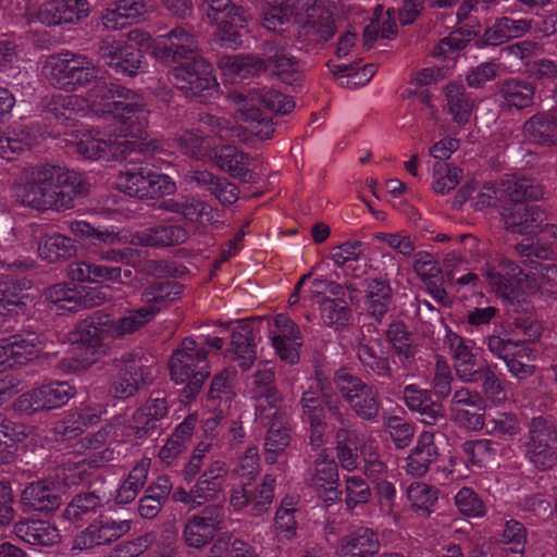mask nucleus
I'll return each mask as SVG.
<instances>
[{
	"mask_svg": "<svg viewBox=\"0 0 557 557\" xmlns=\"http://www.w3.org/2000/svg\"><path fill=\"white\" fill-rule=\"evenodd\" d=\"M28 436V428L0 414V465L14 460L17 444Z\"/></svg>",
	"mask_w": 557,
	"mask_h": 557,
	"instance_id": "obj_55",
	"label": "nucleus"
},
{
	"mask_svg": "<svg viewBox=\"0 0 557 557\" xmlns=\"http://www.w3.org/2000/svg\"><path fill=\"white\" fill-rule=\"evenodd\" d=\"M3 341L14 366L32 360L44 348L41 335L30 327H23L16 333L3 337Z\"/></svg>",
	"mask_w": 557,
	"mask_h": 557,
	"instance_id": "obj_44",
	"label": "nucleus"
},
{
	"mask_svg": "<svg viewBox=\"0 0 557 557\" xmlns=\"http://www.w3.org/2000/svg\"><path fill=\"white\" fill-rule=\"evenodd\" d=\"M527 274L508 260H500L487 268L486 281L491 288L507 307L515 332L523 339H512L507 335L487 336L488 350L502 359L508 372L517 380H525L534 372V366L522 359L531 360L533 350L528 343L536 342L543 332L542 323L525 292Z\"/></svg>",
	"mask_w": 557,
	"mask_h": 557,
	"instance_id": "obj_2",
	"label": "nucleus"
},
{
	"mask_svg": "<svg viewBox=\"0 0 557 557\" xmlns=\"http://www.w3.org/2000/svg\"><path fill=\"white\" fill-rule=\"evenodd\" d=\"M99 54L110 69L122 76L134 77L146 65L143 50L123 40L103 41Z\"/></svg>",
	"mask_w": 557,
	"mask_h": 557,
	"instance_id": "obj_27",
	"label": "nucleus"
},
{
	"mask_svg": "<svg viewBox=\"0 0 557 557\" xmlns=\"http://www.w3.org/2000/svg\"><path fill=\"white\" fill-rule=\"evenodd\" d=\"M292 13L302 23L299 29V39L307 46L315 47L329 41L336 32L332 11L318 0H282L280 4L269 5L262 14V26L276 32L277 28L289 22Z\"/></svg>",
	"mask_w": 557,
	"mask_h": 557,
	"instance_id": "obj_6",
	"label": "nucleus"
},
{
	"mask_svg": "<svg viewBox=\"0 0 557 557\" xmlns=\"http://www.w3.org/2000/svg\"><path fill=\"white\" fill-rule=\"evenodd\" d=\"M147 12V0H116L104 11L101 20L108 29H122L137 23Z\"/></svg>",
	"mask_w": 557,
	"mask_h": 557,
	"instance_id": "obj_43",
	"label": "nucleus"
},
{
	"mask_svg": "<svg viewBox=\"0 0 557 557\" xmlns=\"http://www.w3.org/2000/svg\"><path fill=\"white\" fill-rule=\"evenodd\" d=\"M61 486L50 480L29 483L21 495L24 511H53L61 505Z\"/></svg>",
	"mask_w": 557,
	"mask_h": 557,
	"instance_id": "obj_36",
	"label": "nucleus"
},
{
	"mask_svg": "<svg viewBox=\"0 0 557 557\" xmlns=\"http://www.w3.org/2000/svg\"><path fill=\"white\" fill-rule=\"evenodd\" d=\"M106 502L95 492L76 494L66 505L62 517L76 528L94 521L103 515Z\"/></svg>",
	"mask_w": 557,
	"mask_h": 557,
	"instance_id": "obj_39",
	"label": "nucleus"
},
{
	"mask_svg": "<svg viewBox=\"0 0 557 557\" xmlns=\"http://www.w3.org/2000/svg\"><path fill=\"white\" fill-rule=\"evenodd\" d=\"M188 237L189 232L185 225L178 221L169 220L137 232L134 242L139 246L162 248L181 245Z\"/></svg>",
	"mask_w": 557,
	"mask_h": 557,
	"instance_id": "obj_37",
	"label": "nucleus"
},
{
	"mask_svg": "<svg viewBox=\"0 0 557 557\" xmlns=\"http://www.w3.org/2000/svg\"><path fill=\"white\" fill-rule=\"evenodd\" d=\"M523 133L532 143L557 145V104L548 112L531 116L523 125Z\"/></svg>",
	"mask_w": 557,
	"mask_h": 557,
	"instance_id": "obj_48",
	"label": "nucleus"
},
{
	"mask_svg": "<svg viewBox=\"0 0 557 557\" xmlns=\"http://www.w3.org/2000/svg\"><path fill=\"white\" fill-rule=\"evenodd\" d=\"M380 548L379 534L371 528L360 527L344 537L338 557H374Z\"/></svg>",
	"mask_w": 557,
	"mask_h": 557,
	"instance_id": "obj_45",
	"label": "nucleus"
},
{
	"mask_svg": "<svg viewBox=\"0 0 557 557\" xmlns=\"http://www.w3.org/2000/svg\"><path fill=\"white\" fill-rule=\"evenodd\" d=\"M120 270L108 264L89 261H75L67 267L70 283H58L46 292V299L57 311H76L100 305L106 294L85 283H101L106 278H116Z\"/></svg>",
	"mask_w": 557,
	"mask_h": 557,
	"instance_id": "obj_5",
	"label": "nucleus"
},
{
	"mask_svg": "<svg viewBox=\"0 0 557 557\" xmlns=\"http://www.w3.org/2000/svg\"><path fill=\"white\" fill-rule=\"evenodd\" d=\"M259 453L256 446L248 447L239 457L233 472L239 485L232 490L230 507L235 512H247L252 517L265 513L273 502L276 480L272 474H265L261 482L251 485L259 474Z\"/></svg>",
	"mask_w": 557,
	"mask_h": 557,
	"instance_id": "obj_9",
	"label": "nucleus"
},
{
	"mask_svg": "<svg viewBox=\"0 0 557 557\" xmlns=\"http://www.w3.org/2000/svg\"><path fill=\"white\" fill-rule=\"evenodd\" d=\"M269 337L281 361L289 366L299 362L302 335L299 326L287 314L275 315L269 327Z\"/></svg>",
	"mask_w": 557,
	"mask_h": 557,
	"instance_id": "obj_26",
	"label": "nucleus"
},
{
	"mask_svg": "<svg viewBox=\"0 0 557 557\" xmlns=\"http://www.w3.org/2000/svg\"><path fill=\"white\" fill-rule=\"evenodd\" d=\"M114 374L111 376L110 395L115 399L134 396L145 383L141 359L134 354H125L114 361Z\"/></svg>",
	"mask_w": 557,
	"mask_h": 557,
	"instance_id": "obj_29",
	"label": "nucleus"
},
{
	"mask_svg": "<svg viewBox=\"0 0 557 557\" xmlns=\"http://www.w3.org/2000/svg\"><path fill=\"white\" fill-rule=\"evenodd\" d=\"M108 322H110L109 315L96 313L77 325L75 341L81 344L87 355L82 361V367L91 366L99 356L106 352L108 347L106 338L110 336V333L106 330L109 329Z\"/></svg>",
	"mask_w": 557,
	"mask_h": 557,
	"instance_id": "obj_31",
	"label": "nucleus"
},
{
	"mask_svg": "<svg viewBox=\"0 0 557 557\" xmlns=\"http://www.w3.org/2000/svg\"><path fill=\"white\" fill-rule=\"evenodd\" d=\"M225 528V509L222 505H207L187 518L183 540L188 547L201 549L210 544L218 532Z\"/></svg>",
	"mask_w": 557,
	"mask_h": 557,
	"instance_id": "obj_22",
	"label": "nucleus"
},
{
	"mask_svg": "<svg viewBox=\"0 0 557 557\" xmlns=\"http://www.w3.org/2000/svg\"><path fill=\"white\" fill-rule=\"evenodd\" d=\"M107 412L101 404H82L52 422L50 432L57 442H66L81 436L86 429L100 422Z\"/></svg>",
	"mask_w": 557,
	"mask_h": 557,
	"instance_id": "obj_24",
	"label": "nucleus"
},
{
	"mask_svg": "<svg viewBox=\"0 0 557 557\" xmlns=\"http://www.w3.org/2000/svg\"><path fill=\"white\" fill-rule=\"evenodd\" d=\"M177 143L183 153L195 159L210 156L213 149L212 137L205 135L199 128L183 131L177 137Z\"/></svg>",
	"mask_w": 557,
	"mask_h": 557,
	"instance_id": "obj_63",
	"label": "nucleus"
},
{
	"mask_svg": "<svg viewBox=\"0 0 557 557\" xmlns=\"http://www.w3.org/2000/svg\"><path fill=\"white\" fill-rule=\"evenodd\" d=\"M297 408L302 424L308 429L311 449H321L326 443L327 413L334 419L336 412L344 409L341 397L317 380L302 392Z\"/></svg>",
	"mask_w": 557,
	"mask_h": 557,
	"instance_id": "obj_11",
	"label": "nucleus"
},
{
	"mask_svg": "<svg viewBox=\"0 0 557 557\" xmlns=\"http://www.w3.org/2000/svg\"><path fill=\"white\" fill-rule=\"evenodd\" d=\"M448 341L455 359L457 374L461 379L469 381V379H471L478 370L474 369L475 357L472 352L471 346L465 338L456 333L448 335Z\"/></svg>",
	"mask_w": 557,
	"mask_h": 557,
	"instance_id": "obj_61",
	"label": "nucleus"
},
{
	"mask_svg": "<svg viewBox=\"0 0 557 557\" xmlns=\"http://www.w3.org/2000/svg\"><path fill=\"white\" fill-rule=\"evenodd\" d=\"M298 500L295 496L286 495L282 498L274 516V532L280 542L290 541L297 534V511Z\"/></svg>",
	"mask_w": 557,
	"mask_h": 557,
	"instance_id": "obj_59",
	"label": "nucleus"
},
{
	"mask_svg": "<svg viewBox=\"0 0 557 557\" xmlns=\"http://www.w3.org/2000/svg\"><path fill=\"white\" fill-rule=\"evenodd\" d=\"M507 191L509 200L502 207L506 228L518 234L539 232L547 221V213L541 205L529 202L528 199H536L541 191L524 178L508 185Z\"/></svg>",
	"mask_w": 557,
	"mask_h": 557,
	"instance_id": "obj_12",
	"label": "nucleus"
},
{
	"mask_svg": "<svg viewBox=\"0 0 557 557\" xmlns=\"http://www.w3.org/2000/svg\"><path fill=\"white\" fill-rule=\"evenodd\" d=\"M220 67L232 82L246 79L262 72V57L252 54L223 57L220 60Z\"/></svg>",
	"mask_w": 557,
	"mask_h": 557,
	"instance_id": "obj_57",
	"label": "nucleus"
},
{
	"mask_svg": "<svg viewBox=\"0 0 557 557\" xmlns=\"http://www.w3.org/2000/svg\"><path fill=\"white\" fill-rule=\"evenodd\" d=\"M393 301V289L389 283L380 278L364 280L363 314L373 320L364 324L368 333L376 332L377 324H381L389 311Z\"/></svg>",
	"mask_w": 557,
	"mask_h": 557,
	"instance_id": "obj_32",
	"label": "nucleus"
},
{
	"mask_svg": "<svg viewBox=\"0 0 557 557\" xmlns=\"http://www.w3.org/2000/svg\"><path fill=\"white\" fill-rule=\"evenodd\" d=\"M376 336L363 335L357 346V357L363 370L379 379L393 380L395 371L392 367L389 347L383 341L380 331Z\"/></svg>",
	"mask_w": 557,
	"mask_h": 557,
	"instance_id": "obj_30",
	"label": "nucleus"
},
{
	"mask_svg": "<svg viewBox=\"0 0 557 557\" xmlns=\"http://www.w3.org/2000/svg\"><path fill=\"white\" fill-rule=\"evenodd\" d=\"M152 52L163 63L173 64L175 85L185 90L187 97L202 102L218 91L213 67L199 55L191 28L177 26L158 36L153 40Z\"/></svg>",
	"mask_w": 557,
	"mask_h": 557,
	"instance_id": "obj_3",
	"label": "nucleus"
},
{
	"mask_svg": "<svg viewBox=\"0 0 557 557\" xmlns=\"http://www.w3.org/2000/svg\"><path fill=\"white\" fill-rule=\"evenodd\" d=\"M438 457L440 451L435 444V434L424 431L418 436L417 443L406 458L403 468L409 475L422 478Z\"/></svg>",
	"mask_w": 557,
	"mask_h": 557,
	"instance_id": "obj_40",
	"label": "nucleus"
},
{
	"mask_svg": "<svg viewBox=\"0 0 557 557\" xmlns=\"http://www.w3.org/2000/svg\"><path fill=\"white\" fill-rule=\"evenodd\" d=\"M323 325L335 331L347 329L352 320V310L344 298L323 296L318 300Z\"/></svg>",
	"mask_w": 557,
	"mask_h": 557,
	"instance_id": "obj_54",
	"label": "nucleus"
},
{
	"mask_svg": "<svg viewBox=\"0 0 557 557\" xmlns=\"http://www.w3.org/2000/svg\"><path fill=\"white\" fill-rule=\"evenodd\" d=\"M89 11L87 0H48L40 4L36 17L46 26H61L79 23Z\"/></svg>",
	"mask_w": 557,
	"mask_h": 557,
	"instance_id": "obj_33",
	"label": "nucleus"
},
{
	"mask_svg": "<svg viewBox=\"0 0 557 557\" xmlns=\"http://www.w3.org/2000/svg\"><path fill=\"white\" fill-rule=\"evenodd\" d=\"M44 71L49 83L64 91L90 86L87 100L91 110L110 117L104 129L109 137L102 138L98 129L86 127L77 120L72 97L50 103L49 113L53 114L55 124L64 127L62 133L72 136L69 141L86 159L109 161L117 153V138L143 136L148 122L143 96L113 81L101 79V70L87 55L72 51L51 55Z\"/></svg>",
	"mask_w": 557,
	"mask_h": 557,
	"instance_id": "obj_1",
	"label": "nucleus"
},
{
	"mask_svg": "<svg viewBox=\"0 0 557 557\" xmlns=\"http://www.w3.org/2000/svg\"><path fill=\"white\" fill-rule=\"evenodd\" d=\"M457 511L468 519H482L488 512V500L469 486H462L454 496Z\"/></svg>",
	"mask_w": 557,
	"mask_h": 557,
	"instance_id": "obj_60",
	"label": "nucleus"
},
{
	"mask_svg": "<svg viewBox=\"0 0 557 557\" xmlns=\"http://www.w3.org/2000/svg\"><path fill=\"white\" fill-rule=\"evenodd\" d=\"M255 422L265 429L264 459L273 465L284 454L292 441L290 418L287 411L278 406L255 407Z\"/></svg>",
	"mask_w": 557,
	"mask_h": 557,
	"instance_id": "obj_17",
	"label": "nucleus"
},
{
	"mask_svg": "<svg viewBox=\"0 0 557 557\" xmlns=\"http://www.w3.org/2000/svg\"><path fill=\"white\" fill-rule=\"evenodd\" d=\"M76 250L75 240L60 233L46 234L38 243V255L48 262L67 260Z\"/></svg>",
	"mask_w": 557,
	"mask_h": 557,
	"instance_id": "obj_56",
	"label": "nucleus"
},
{
	"mask_svg": "<svg viewBox=\"0 0 557 557\" xmlns=\"http://www.w3.org/2000/svg\"><path fill=\"white\" fill-rule=\"evenodd\" d=\"M384 334L401 368L410 371L416 360L417 347L407 324L401 320H394L388 323Z\"/></svg>",
	"mask_w": 557,
	"mask_h": 557,
	"instance_id": "obj_41",
	"label": "nucleus"
},
{
	"mask_svg": "<svg viewBox=\"0 0 557 557\" xmlns=\"http://www.w3.org/2000/svg\"><path fill=\"white\" fill-rule=\"evenodd\" d=\"M199 12L220 32V39L226 47L244 46L246 15L242 7L232 0H201Z\"/></svg>",
	"mask_w": 557,
	"mask_h": 557,
	"instance_id": "obj_16",
	"label": "nucleus"
},
{
	"mask_svg": "<svg viewBox=\"0 0 557 557\" xmlns=\"http://www.w3.org/2000/svg\"><path fill=\"white\" fill-rule=\"evenodd\" d=\"M1 267L10 273L0 275V321L5 313H13L25 307L23 299L25 292L32 287V281L23 272L33 269L35 261L23 257L12 261L4 260Z\"/></svg>",
	"mask_w": 557,
	"mask_h": 557,
	"instance_id": "obj_20",
	"label": "nucleus"
},
{
	"mask_svg": "<svg viewBox=\"0 0 557 557\" xmlns=\"http://www.w3.org/2000/svg\"><path fill=\"white\" fill-rule=\"evenodd\" d=\"M232 97L247 123L246 129L262 140L270 139L275 132L272 114L285 115L295 107L292 97L267 86L235 91Z\"/></svg>",
	"mask_w": 557,
	"mask_h": 557,
	"instance_id": "obj_8",
	"label": "nucleus"
},
{
	"mask_svg": "<svg viewBox=\"0 0 557 557\" xmlns=\"http://www.w3.org/2000/svg\"><path fill=\"white\" fill-rule=\"evenodd\" d=\"M156 318V311L146 308L144 304L125 308L115 318H110L109 329H106L111 337H122L132 334L146 326Z\"/></svg>",
	"mask_w": 557,
	"mask_h": 557,
	"instance_id": "obj_46",
	"label": "nucleus"
},
{
	"mask_svg": "<svg viewBox=\"0 0 557 557\" xmlns=\"http://www.w3.org/2000/svg\"><path fill=\"white\" fill-rule=\"evenodd\" d=\"M305 485L326 506L342 499L337 461L323 448L304 473Z\"/></svg>",
	"mask_w": 557,
	"mask_h": 557,
	"instance_id": "obj_18",
	"label": "nucleus"
},
{
	"mask_svg": "<svg viewBox=\"0 0 557 557\" xmlns=\"http://www.w3.org/2000/svg\"><path fill=\"white\" fill-rule=\"evenodd\" d=\"M401 398L411 412L420 416V420L424 424L435 425L445 419L443 404L433 398L430 389L409 384L404 387Z\"/></svg>",
	"mask_w": 557,
	"mask_h": 557,
	"instance_id": "obj_34",
	"label": "nucleus"
},
{
	"mask_svg": "<svg viewBox=\"0 0 557 557\" xmlns=\"http://www.w3.org/2000/svg\"><path fill=\"white\" fill-rule=\"evenodd\" d=\"M498 95L503 107L521 110L533 104L535 86L527 79L508 78L499 85Z\"/></svg>",
	"mask_w": 557,
	"mask_h": 557,
	"instance_id": "obj_51",
	"label": "nucleus"
},
{
	"mask_svg": "<svg viewBox=\"0 0 557 557\" xmlns=\"http://www.w3.org/2000/svg\"><path fill=\"white\" fill-rule=\"evenodd\" d=\"M460 454L467 466L482 468L493 460L496 448L490 440H470L461 444Z\"/></svg>",
	"mask_w": 557,
	"mask_h": 557,
	"instance_id": "obj_64",
	"label": "nucleus"
},
{
	"mask_svg": "<svg viewBox=\"0 0 557 557\" xmlns=\"http://www.w3.org/2000/svg\"><path fill=\"white\" fill-rule=\"evenodd\" d=\"M257 343L258 332L255 322L244 321L234 327L227 351L243 372L248 371L256 362Z\"/></svg>",
	"mask_w": 557,
	"mask_h": 557,
	"instance_id": "obj_35",
	"label": "nucleus"
},
{
	"mask_svg": "<svg viewBox=\"0 0 557 557\" xmlns=\"http://www.w3.org/2000/svg\"><path fill=\"white\" fill-rule=\"evenodd\" d=\"M305 63L276 39L265 40L262 47V72H270L282 83L300 91L305 84Z\"/></svg>",
	"mask_w": 557,
	"mask_h": 557,
	"instance_id": "obj_19",
	"label": "nucleus"
},
{
	"mask_svg": "<svg viewBox=\"0 0 557 557\" xmlns=\"http://www.w3.org/2000/svg\"><path fill=\"white\" fill-rule=\"evenodd\" d=\"M224 339L213 337H185L174 350L170 360V375L175 384H185L183 394L187 399L195 398L210 376V352H220Z\"/></svg>",
	"mask_w": 557,
	"mask_h": 557,
	"instance_id": "obj_7",
	"label": "nucleus"
},
{
	"mask_svg": "<svg viewBox=\"0 0 557 557\" xmlns=\"http://www.w3.org/2000/svg\"><path fill=\"white\" fill-rule=\"evenodd\" d=\"M333 381L341 397L357 418L370 423L380 422L382 400L372 385L347 369L337 370Z\"/></svg>",
	"mask_w": 557,
	"mask_h": 557,
	"instance_id": "obj_15",
	"label": "nucleus"
},
{
	"mask_svg": "<svg viewBox=\"0 0 557 557\" xmlns=\"http://www.w3.org/2000/svg\"><path fill=\"white\" fill-rule=\"evenodd\" d=\"M525 457L540 471L552 469L557 461V433L543 417H535L529 425Z\"/></svg>",
	"mask_w": 557,
	"mask_h": 557,
	"instance_id": "obj_21",
	"label": "nucleus"
},
{
	"mask_svg": "<svg viewBox=\"0 0 557 557\" xmlns=\"http://www.w3.org/2000/svg\"><path fill=\"white\" fill-rule=\"evenodd\" d=\"M164 208L182 215L186 221L199 223L201 225H213L218 222L216 210L208 202L191 198L184 201L166 200Z\"/></svg>",
	"mask_w": 557,
	"mask_h": 557,
	"instance_id": "obj_50",
	"label": "nucleus"
},
{
	"mask_svg": "<svg viewBox=\"0 0 557 557\" xmlns=\"http://www.w3.org/2000/svg\"><path fill=\"white\" fill-rule=\"evenodd\" d=\"M445 110L451 116L453 122L465 125L470 121L475 106L474 98L462 84L449 83L445 89Z\"/></svg>",
	"mask_w": 557,
	"mask_h": 557,
	"instance_id": "obj_47",
	"label": "nucleus"
},
{
	"mask_svg": "<svg viewBox=\"0 0 557 557\" xmlns=\"http://www.w3.org/2000/svg\"><path fill=\"white\" fill-rule=\"evenodd\" d=\"M89 184L78 172L50 163L26 172L15 185L16 201L38 211L66 210L87 195Z\"/></svg>",
	"mask_w": 557,
	"mask_h": 557,
	"instance_id": "obj_4",
	"label": "nucleus"
},
{
	"mask_svg": "<svg viewBox=\"0 0 557 557\" xmlns=\"http://www.w3.org/2000/svg\"><path fill=\"white\" fill-rule=\"evenodd\" d=\"M150 470V460L143 458L128 472L116 490L115 500L119 504L132 503L145 486Z\"/></svg>",
	"mask_w": 557,
	"mask_h": 557,
	"instance_id": "obj_58",
	"label": "nucleus"
},
{
	"mask_svg": "<svg viewBox=\"0 0 557 557\" xmlns=\"http://www.w3.org/2000/svg\"><path fill=\"white\" fill-rule=\"evenodd\" d=\"M183 289V284L176 281H157L145 287L140 300L146 308L153 309L157 315L163 307L177 300Z\"/></svg>",
	"mask_w": 557,
	"mask_h": 557,
	"instance_id": "obj_52",
	"label": "nucleus"
},
{
	"mask_svg": "<svg viewBox=\"0 0 557 557\" xmlns=\"http://www.w3.org/2000/svg\"><path fill=\"white\" fill-rule=\"evenodd\" d=\"M211 444L200 442L183 463L181 475L187 484L193 482L194 492L200 505L214 502L224 492L228 467L222 459L209 454Z\"/></svg>",
	"mask_w": 557,
	"mask_h": 557,
	"instance_id": "obj_10",
	"label": "nucleus"
},
{
	"mask_svg": "<svg viewBox=\"0 0 557 557\" xmlns=\"http://www.w3.org/2000/svg\"><path fill=\"white\" fill-rule=\"evenodd\" d=\"M485 431L499 440L513 438L520 431V421L516 413L496 410L486 414Z\"/></svg>",
	"mask_w": 557,
	"mask_h": 557,
	"instance_id": "obj_62",
	"label": "nucleus"
},
{
	"mask_svg": "<svg viewBox=\"0 0 557 557\" xmlns=\"http://www.w3.org/2000/svg\"><path fill=\"white\" fill-rule=\"evenodd\" d=\"M169 404L165 396L160 392L152 394L128 420L127 435L136 440L151 437L162 428V420L168 416Z\"/></svg>",
	"mask_w": 557,
	"mask_h": 557,
	"instance_id": "obj_28",
	"label": "nucleus"
},
{
	"mask_svg": "<svg viewBox=\"0 0 557 557\" xmlns=\"http://www.w3.org/2000/svg\"><path fill=\"white\" fill-rule=\"evenodd\" d=\"M15 535L35 547H50L60 542L58 528L47 520H22L14 525Z\"/></svg>",
	"mask_w": 557,
	"mask_h": 557,
	"instance_id": "obj_42",
	"label": "nucleus"
},
{
	"mask_svg": "<svg viewBox=\"0 0 557 557\" xmlns=\"http://www.w3.org/2000/svg\"><path fill=\"white\" fill-rule=\"evenodd\" d=\"M131 529V520H115L112 517L102 515L89 522L87 528L75 535L73 548L90 550L98 546L109 545L128 533Z\"/></svg>",
	"mask_w": 557,
	"mask_h": 557,
	"instance_id": "obj_25",
	"label": "nucleus"
},
{
	"mask_svg": "<svg viewBox=\"0 0 557 557\" xmlns=\"http://www.w3.org/2000/svg\"><path fill=\"white\" fill-rule=\"evenodd\" d=\"M539 232L542 234L535 243H521L516 246V251L521 258L520 262L529 269V271H527L512 261V263L528 276L525 288L528 287V281L531 275H537L548 282L557 276V224H549L545 221ZM500 260H507V258H496L486 262L485 273L487 272L488 265L499 262Z\"/></svg>",
	"mask_w": 557,
	"mask_h": 557,
	"instance_id": "obj_13",
	"label": "nucleus"
},
{
	"mask_svg": "<svg viewBox=\"0 0 557 557\" xmlns=\"http://www.w3.org/2000/svg\"><path fill=\"white\" fill-rule=\"evenodd\" d=\"M215 164L223 172L243 183H255L257 174L252 170L253 159L235 146H221L214 150Z\"/></svg>",
	"mask_w": 557,
	"mask_h": 557,
	"instance_id": "obj_38",
	"label": "nucleus"
},
{
	"mask_svg": "<svg viewBox=\"0 0 557 557\" xmlns=\"http://www.w3.org/2000/svg\"><path fill=\"white\" fill-rule=\"evenodd\" d=\"M119 186L128 196L137 198H157L175 190L171 177L158 172L151 163V157L141 153H129L126 158Z\"/></svg>",
	"mask_w": 557,
	"mask_h": 557,
	"instance_id": "obj_14",
	"label": "nucleus"
},
{
	"mask_svg": "<svg viewBox=\"0 0 557 557\" xmlns=\"http://www.w3.org/2000/svg\"><path fill=\"white\" fill-rule=\"evenodd\" d=\"M191 181L198 187L210 193L222 206H231L238 200L239 188L226 177L216 176L209 171H195Z\"/></svg>",
	"mask_w": 557,
	"mask_h": 557,
	"instance_id": "obj_49",
	"label": "nucleus"
},
{
	"mask_svg": "<svg viewBox=\"0 0 557 557\" xmlns=\"http://www.w3.org/2000/svg\"><path fill=\"white\" fill-rule=\"evenodd\" d=\"M275 372L270 362H260L253 375L256 385V407H270L282 405L283 399L278 389L274 386Z\"/></svg>",
	"mask_w": 557,
	"mask_h": 557,
	"instance_id": "obj_53",
	"label": "nucleus"
},
{
	"mask_svg": "<svg viewBox=\"0 0 557 557\" xmlns=\"http://www.w3.org/2000/svg\"><path fill=\"white\" fill-rule=\"evenodd\" d=\"M75 393L66 381H52L21 395L14 403L15 411L33 414L64 406Z\"/></svg>",
	"mask_w": 557,
	"mask_h": 557,
	"instance_id": "obj_23",
	"label": "nucleus"
}]
</instances>
